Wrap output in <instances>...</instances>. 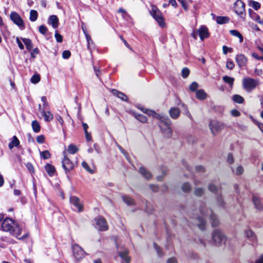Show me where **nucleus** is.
Here are the masks:
<instances>
[{
	"mask_svg": "<svg viewBox=\"0 0 263 263\" xmlns=\"http://www.w3.org/2000/svg\"><path fill=\"white\" fill-rule=\"evenodd\" d=\"M199 214L196 217V224L202 230L205 229L206 217L209 216L212 227H216L219 224V220L217 216L212 210H208L204 205H201L199 209Z\"/></svg>",
	"mask_w": 263,
	"mask_h": 263,
	"instance_id": "1",
	"label": "nucleus"
},
{
	"mask_svg": "<svg viewBox=\"0 0 263 263\" xmlns=\"http://www.w3.org/2000/svg\"><path fill=\"white\" fill-rule=\"evenodd\" d=\"M149 116H151L160 120L159 126L164 136L166 138H170L172 135V130L170 127L171 121L167 117H165L158 114H157L153 110L145 109L143 110Z\"/></svg>",
	"mask_w": 263,
	"mask_h": 263,
	"instance_id": "2",
	"label": "nucleus"
},
{
	"mask_svg": "<svg viewBox=\"0 0 263 263\" xmlns=\"http://www.w3.org/2000/svg\"><path fill=\"white\" fill-rule=\"evenodd\" d=\"M2 228L4 231L9 232L12 235L18 239H22L28 237L27 235L20 237L22 232V228L10 218H6L3 220Z\"/></svg>",
	"mask_w": 263,
	"mask_h": 263,
	"instance_id": "3",
	"label": "nucleus"
},
{
	"mask_svg": "<svg viewBox=\"0 0 263 263\" xmlns=\"http://www.w3.org/2000/svg\"><path fill=\"white\" fill-rule=\"evenodd\" d=\"M151 14L155 18L159 25L161 27H164L165 25L164 20L161 12L155 5H152Z\"/></svg>",
	"mask_w": 263,
	"mask_h": 263,
	"instance_id": "4",
	"label": "nucleus"
},
{
	"mask_svg": "<svg viewBox=\"0 0 263 263\" xmlns=\"http://www.w3.org/2000/svg\"><path fill=\"white\" fill-rule=\"evenodd\" d=\"M243 88L248 92H251L258 84L259 81L250 77L245 78L242 81Z\"/></svg>",
	"mask_w": 263,
	"mask_h": 263,
	"instance_id": "5",
	"label": "nucleus"
},
{
	"mask_svg": "<svg viewBox=\"0 0 263 263\" xmlns=\"http://www.w3.org/2000/svg\"><path fill=\"white\" fill-rule=\"evenodd\" d=\"M71 249L73 256L76 260L80 261L85 257L86 255L85 252L78 244L74 243L72 245Z\"/></svg>",
	"mask_w": 263,
	"mask_h": 263,
	"instance_id": "6",
	"label": "nucleus"
},
{
	"mask_svg": "<svg viewBox=\"0 0 263 263\" xmlns=\"http://www.w3.org/2000/svg\"><path fill=\"white\" fill-rule=\"evenodd\" d=\"M209 127L212 134L216 135L224 128V125L222 122L212 120L210 123Z\"/></svg>",
	"mask_w": 263,
	"mask_h": 263,
	"instance_id": "7",
	"label": "nucleus"
},
{
	"mask_svg": "<svg viewBox=\"0 0 263 263\" xmlns=\"http://www.w3.org/2000/svg\"><path fill=\"white\" fill-rule=\"evenodd\" d=\"M10 17L11 20L21 30L25 29V26L24 21L17 13L16 12H11L10 15Z\"/></svg>",
	"mask_w": 263,
	"mask_h": 263,
	"instance_id": "8",
	"label": "nucleus"
},
{
	"mask_svg": "<svg viewBox=\"0 0 263 263\" xmlns=\"http://www.w3.org/2000/svg\"><path fill=\"white\" fill-rule=\"evenodd\" d=\"M64 158L62 160V166L65 170V172H70L72 170L74 166L73 163L71 161L66 155V152L64 151L63 152Z\"/></svg>",
	"mask_w": 263,
	"mask_h": 263,
	"instance_id": "9",
	"label": "nucleus"
},
{
	"mask_svg": "<svg viewBox=\"0 0 263 263\" xmlns=\"http://www.w3.org/2000/svg\"><path fill=\"white\" fill-rule=\"evenodd\" d=\"M213 241L216 244H220L225 240V236L221 231L215 230L212 234Z\"/></svg>",
	"mask_w": 263,
	"mask_h": 263,
	"instance_id": "10",
	"label": "nucleus"
},
{
	"mask_svg": "<svg viewBox=\"0 0 263 263\" xmlns=\"http://www.w3.org/2000/svg\"><path fill=\"white\" fill-rule=\"evenodd\" d=\"M96 227L100 231H106L108 229V226L106 220L102 217H98L95 219Z\"/></svg>",
	"mask_w": 263,
	"mask_h": 263,
	"instance_id": "11",
	"label": "nucleus"
},
{
	"mask_svg": "<svg viewBox=\"0 0 263 263\" xmlns=\"http://www.w3.org/2000/svg\"><path fill=\"white\" fill-rule=\"evenodd\" d=\"M117 247L118 253L120 257L123 260L122 263H130V257L128 256L129 251L127 249H125L123 251L120 250L118 247Z\"/></svg>",
	"mask_w": 263,
	"mask_h": 263,
	"instance_id": "12",
	"label": "nucleus"
},
{
	"mask_svg": "<svg viewBox=\"0 0 263 263\" xmlns=\"http://www.w3.org/2000/svg\"><path fill=\"white\" fill-rule=\"evenodd\" d=\"M245 4L244 3L240 1L237 0L234 4V10L235 12L238 14H242L245 11Z\"/></svg>",
	"mask_w": 263,
	"mask_h": 263,
	"instance_id": "13",
	"label": "nucleus"
},
{
	"mask_svg": "<svg viewBox=\"0 0 263 263\" xmlns=\"http://www.w3.org/2000/svg\"><path fill=\"white\" fill-rule=\"evenodd\" d=\"M70 202L77 209L79 212H81L83 211V206L81 204L79 198L74 196H71L70 198Z\"/></svg>",
	"mask_w": 263,
	"mask_h": 263,
	"instance_id": "14",
	"label": "nucleus"
},
{
	"mask_svg": "<svg viewBox=\"0 0 263 263\" xmlns=\"http://www.w3.org/2000/svg\"><path fill=\"white\" fill-rule=\"evenodd\" d=\"M197 32H198L200 39L201 40H203L205 38H208L209 36L208 29L205 26H202L197 29Z\"/></svg>",
	"mask_w": 263,
	"mask_h": 263,
	"instance_id": "15",
	"label": "nucleus"
},
{
	"mask_svg": "<svg viewBox=\"0 0 263 263\" xmlns=\"http://www.w3.org/2000/svg\"><path fill=\"white\" fill-rule=\"evenodd\" d=\"M235 60L239 67L245 66L248 61L247 58L242 54L237 55Z\"/></svg>",
	"mask_w": 263,
	"mask_h": 263,
	"instance_id": "16",
	"label": "nucleus"
},
{
	"mask_svg": "<svg viewBox=\"0 0 263 263\" xmlns=\"http://www.w3.org/2000/svg\"><path fill=\"white\" fill-rule=\"evenodd\" d=\"M41 107V105L40 104L39 108L42 115L44 117L45 121L47 122L51 121L53 118L52 114L49 111H44V110L42 109Z\"/></svg>",
	"mask_w": 263,
	"mask_h": 263,
	"instance_id": "17",
	"label": "nucleus"
},
{
	"mask_svg": "<svg viewBox=\"0 0 263 263\" xmlns=\"http://www.w3.org/2000/svg\"><path fill=\"white\" fill-rule=\"evenodd\" d=\"M48 24L52 25L53 28H57L59 25V20L56 15H53L50 16Z\"/></svg>",
	"mask_w": 263,
	"mask_h": 263,
	"instance_id": "18",
	"label": "nucleus"
},
{
	"mask_svg": "<svg viewBox=\"0 0 263 263\" xmlns=\"http://www.w3.org/2000/svg\"><path fill=\"white\" fill-rule=\"evenodd\" d=\"M170 116L172 119H176L180 116V110L178 108L173 107L169 111Z\"/></svg>",
	"mask_w": 263,
	"mask_h": 263,
	"instance_id": "19",
	"label": "nucleus"
},
{
	"mask_svg": "<svg viewBox=\"0 0 263 263\" xmlns=\"http://www.w3.org/2000/svg\"><path fill=\"white\" fill-rule=\"evenodd\" d=\"M111 92L114 95L123 101H126L127 100V97L121 92L118 91L116 89H112Z\"/></svg>",
	"mask_w": 263,
	"mask_h": 263,
	"instance_id": "20",
	"label": "nucleus"
},
{
	"mask_svg": "<svg viewBox=\"0 0 263 263\" xmlns=\"http://www.w3.org/2000/svg\"><path fill=\"white\" fill-rule=\"evenodd\" d=\"M139 172L142 176L146 179H149L152 177L151 173L143 167H140Z\"/></svg>",
	"mask_w": 263,
	"mask_h": 263,
	"instance_id": "21",
	"label": "nucleus"
},
{
	"mask_svg": "<svg viewBox=\"0 0 263 263\" xmlns=\"http://www.w3.org/2000/svg\"><path fill=\"white\" fill-rule=\"evenodd\" d=\"M253 202L256 210L261 211L262 209L263 206L260 202V199L258 197H253Z\"/></svg>",
	"mask_w": 263,
	"mask_h": 263,
	"instance_id": "22",
	"label": "nucleus"
},
{
	"mask_svg": "<svg viewBox=\"0 0 263 263\" xmlns=\"http://www.w3.org/2000/svg\"><path fill=\"white\" fill-rule=\"evenodd\" d=\"M196 97L197 99L203 100L206 98L207 95L203 90L200 89L196 91Z\"/></svg>",
	"mask_w": 263,
	"mask_h": 263,
	"instance_id": "23",
	"label": "nucleus"
},
{
	"mask_svg": "<svg viewBox=\"0 0 263 263\" xmlns=\"http://www.w3.org/2000/svg\"><path fill=\"white\" fill-rule=\"evenodd\" d=\"M19 144L20 141L15 136H14L11 142L9 144V148L12 149L14 147L18 146Z\"/></svg>",
	"mask_w": 263,
	"mask_h": 263,
	"instance_id": "24",
	"label": "nucleus"
},
{
	"mask_svg": "<svg viewBox=\"0 0 263 263\" xmlns=\"http://www.w3.org/2000/svg\"><path fill=\"white\" fill-rule=\"evenodd\" d=\"M245 235H246V237L247 238H248L249 239H250V240L251 241H255L256 236H255L254 232L252 231H251L250 230H247L245 232Z\"/></svg>",
	"mask_w": 263,
	"mask_h": 263,
	"instance_id": "25",
	"label": "nucleus"
},
{
	"mask_svg": "<svg viewBox=\"0 0 263 263\" xmlns=\"http://www.w3.org/2000/svg\"><path fill=\"white\" fill-rule=\"evenodd\" d=\"M216 21L218 24H223L228 23L229 18L226 16H218L216 18Z\"/></svg>",
	"mask_w": 263,
	"mask_h": 263,
	"instance_id": "26",
	"label": "nucleus"
},
{
	"mask_svg": "<svg viewBox=\"0 0 263 263\" xmlns=\"http://www.w3.org/2000/svg\"><path fill=\"white\" fill-rule=\"evenodd\" d=\"M45 170L49 176H52L55 170L54 167L49 164L45 166Z\"/></svg>",
	"mask_w": 263,
	"mask_h": 263,
	"instance_id": "27",
	"label": "nucleus"
},
{
	"mask_svg": "<svg viewBox=\"0 0 263 263\" xmlns=\"http://www.w3.org/2000/svg\"><path fill=\"white\" fill-rule=\"evenodd\" d=\"M31 126L33 131L35 133H37L40 131L41 126L39 123L37 121H33L31 123Z\"/></svg>",
	"mask_w": 263,
	"mask_h": 263,
	"instance_id": "28",
	"label": "nucleus"
},
{
	"mask_svg": "<svg viewBox=\"0 0 263 263\" xmlns=\"http://www.w3.org/2000/svg\"><path fill=\"white\" fill-rule=\"evenodd\" d=\"M231 35L239 38L240 43L243 42V36L239 32L236 30H232L230 31Z\"/></svg>",
	"mask_w": 263,
	"mask_h": 263,
	"instance_id": "29",
	"label": "nucleus"
},
{
	"mask_svg": "<svg viewBox=\"0 0 263 263\" xmlns=\"http://www.w3.org/2000/svg\"><path fill=\"white\" fill-rule=\"evenodd\" d=\"M23 42L26 45V48L29 50H31L33 48V45L31 43V41L30 39L23 38L22 39Z\"/></svg>",
	"mask_w": 263,
	"mask_h": 263,
	"instance_id": "30",
	"label": "nucleus"
},
{
	"mask_svg": "<svg viewBox=\"0 0 263 263\" xmlns=\"http://www.w3.org/2000/svg\"><path fill=\"white\" fill-rule=\"evenodd\" d=\"M232 170L233 173L237 175H240L243 172V168L241 166H238L235 168H232Z\"/></svg>",
	"mask_w": 263,
	"mask_h": 263,
	"instance_id": "31",
	"label": "nucleus"
},
{
	"mask_svg": "<svg viewBox=\"0 0 263 263\" xmlns=\"http://www.w3.org/2000/svg\"><path fill=\"white\" fill-rule=\"evenodd\" d=\"M67 152L71 154H74L78 151V148L73 144H70L67 148Z\"/></svg>",
	"mask_w": 263,
	"mask_h": 263,
	"instance_id": "32",
	"label": "nucleus"
},
{
	"mask_svg": "<svg viewBox=\"0 0 263 263\" xmlns=\"http://www.w3.org/2000/svg\"><path fill=\"white\" fill-rule=\"evenodd\" d=\"M37 12L36 11L34 10H31L30 12V20L31 21L34 22L35 21L37 18Z\"/></svg>",
	"mask_w": 263,
	"mask_h": 263,
	"instance_id": "33",
	"label": "nucleus"
},
{
	"mask_svg": "<svg viewBox=\"0 0 263 263\" xmlns=\"http://www.w3.org/2000/svg\"><path fill=\"white\" fill-rule=\"evenodd\" d=\"M223 80L228 83L231 87H232L234 81V79L228 76H224L222 78Z\"/></svg>",
	"mask_w": 263,
	"mask_h": 263,
	"instance_id": "34",
	"label": "nucleus"
},
{
	"mask_svg": "<svg viewBox=\"0 0 263 263\" xmlns=\"http://www.w3.org/2000/svg\"><path fill=\"white\" fill-rule=\"evenodd\" d=\"M258 49L261 52V55L259 56L256 52L252 53V55L256 60H263V49L261 47H258Z\"/></svg>",
	"mask_w": 263,
	"mask_h": 263,
	"instance_id": "35",
	"label": "nucleus"
},
{
	"mask_svg": "<svg viewBox=\"0 0 263 263\" xmlns=\"http://www.w3.org/2000/svg\"><path fill=\"white\" fill-rule=\"evenodd\" d=\"M249 5L256 10H257L260 7V4L259 3L253 1H250Z\"/></svg>",
	"mask_w": 263,
	"mask_h": 263,
	"instance_id": "36",
	"label": "nucleus"
},
{
	"mask_svg": "<svg viewBox=\"0 0 263 263\" xmlns=\"http://www.w3.org/2000/svg\"><path fill=\"white\" fill-rule=\"evenodd\" d=\"M123 201L127 205H132L134 204V200L128 196H123L122 197Z\"/></svg>",
	"mask_w": 263,
	"mask_h": 263,
	"instance_id": "37",
	"label": "nucleus"
},
{
	"mask_svg": "<svg viewBox=\"0 0 263 263\" xmlns=\"http://www.w3.org/2000/svg\"><path fill=\"white\" fill-rule=\"evenodd\" d=\"M233 100L234 102L239 104L242 103L244 101L243 98L238 95H235L233 97Z\"/></svg>",
	"mask_w": 263,
	"mask_h": 263,
	"instance_id": "38",
	"label": "nucleus"
},
{
	"mask_svg": "<svg viewBox=\"0 0 263 263\" xmlns=\"http://www.w3.org/2000/svg\"><path fill=\"white\" fill-rule=\"evenodd\" d=\"M41 157L44 159H47L50 158L51 154L48 151H44L40 153Z\"/></svg>",
	"mask_w": 263,
	"mask_h": 263,
	"instance_id": "39",
	"label": "nucleus"
},
{
	"mask_svg": "<svg viewBox=\"0 0 263 263\" xmlns=\"http://www.w3.org/2000/svg\"><path fill=\"white\" fill-rule=\"evenodd\" d=\"M191 186L190 183L186 182L182 184V190L184 192H189L191 190Z\"/></svg>",
	"mask_w": 263,
	"mask_h": 263,
	"instance_id": "40",
	"label": "nucleus"
},
{
	"mask_svg": "<svg viewBox=\"0 0 263 263\" xmlns=\"http://www.w3.org/2000/svg\"><path fill=\"white\" fill-rule=\"evenodd\" d=\"M135 117L137 120H138L139 121L141 122L142 123H145L147 121L146 117L143 115L138 114V115H136Z\"/></svg>",
	"mask_w": 263,
	"mask_h": 263,
	"instance_id": "41",
	"label": "nucleus"
},
{
	"mask_svg": "<svg viewBox=\"0 0 263 263\" xmlns=\"http://www.w3.org/2000/svg\"><path fill=\"white\" fill-rule=\"evenodd\" d=\"M40 81V77L39 74H34L31 78V82L33 84H36Z\"/></svg>",
	"mask_w": 263,
	"mask_h": 263,
	"instance_id": "42",
	"label": "nucleus"
},
{
	"mask_svg": "<svg viewBox=\"0 0 263 263\" xmlns=\"http://www.w3.org/2000/svg\"><path fill=\"white\" fill-rule=\"evenodd\" d=\"M82 166L89 173L91 174L93 173V171L90 168L88 164L85 161L82 162Z\"/></svg>",
	"mask_w": 263,
	"mask_h": 263,
	"instance_id": "43",
	"label": "nucleus"
},
{
	"mask_svg": "<svg viewBox=\"0 0 263 263\" xmlns=\"http://www.w3.org/2000/svg\"><path fill=\"white\" fill-rule=\"evenodd\" d=\"M209 190L214 193H217L218 191L217 187L213 183H210L208 186Z\"/></svg>",
	"mask_w": 263,
	"mask_h": 263,
	"instance_id": "44",
	"label": "nucleus"
},
{
	"mask_svg": "<svg viewBox=\"0 0 263 263\" xmlns=\"http://www.w3.org/2000/svg\"><path fill=\"white\" fill-rule=\"evenodd\" d=\"M190 74V70L187 68H183L181 71V75L184 78H186Z\"/></svg>",
	"mask_w": 263,
	"mask_h": 263,
	"instance_id": "45",
	"label": "nucleus"
},
{
	"mask_svg": "<svg viewBox=\"0 0 263 263\" xmlns=\"http://www.w3.org/2000/svg\"><path fill=\"white\" fill-rule=\"evenodd\" d=\"M204 193V189L202 188H196L194 191V194L197 196H201Z\"/></svg>",
	"mask_w": 263,
	"mask_h": 263,
	"instance_id": "46",
	"label": "nucleus"
},
{
	"mask_svg": "<svg viewBox=\"0 0 263 263\" xmlns=\"http://www.w3.org/2000/svg\"><path fill=\"white\" fill-rule=\"evenodd\" d=\"M235 64L234 62L230 60H228L226 63V67L229 69H233L234 67Z\"/></svg>",
	"mask_w": 263,
	"mask_h": 263,
	"instance_id": "47",
	"label": "nucleus"
},
{
	"mask_svg": "<svg viewBox=\"0 0 263 263\" xmlns=\"http://www.w3.org/2000/svg\"><path fill=\"white\" fill-rule=\"evenodd\" d=\"M198 87V84L194 82H193L190 86V89L192 91H195Z\"/></svg>",
	"mask_w": 263,
	"mask_h": 263,
	"instance_id": "48",
	"label": "nucleus"
},
{
	"mask_svg": "<svg viewBox=\"0 0 263 263\" xmlns=\"http://www.w3.org/2000/svg\"><path fill=\"white\" fill-rule=\"evenodd\" d=\"M36 142L38 143L42 144L45 141V137L44 135H40L38 136L36 138Z\"/></svg>",
	"mask_w": 263,
	"mask_h": 263,
	"instance_id": "49",
	"label": "nucleus"
},
{
	"mask_svg": "<svg viewBox=\"0 0 263 263\" xmlns=\"http://www.w3.org/2000/svg\"><path fill=\"white\" fill-rule=\"evenodd\" d=\"M39 29L40 32L44 35L46 34V33L47 31V28H46V27L45 25H41L39 27Z\"/></svg>",
	"mask_w": 263,
	"mask_h": 263,
	"instance_id": "50",
	"label": "nucleus"
},
{
	"mask_svg": "<svg viewBox=\"0 0 263 263\" xmlns=\"http://www.w3.org/2000/svg\"><path fill=\"white\" fill-rule=\"evenodd\" d=\"M55 37L56 39V41L59 43H62L63 41V37L58 32H55Z\"/></svg>",
	"mask_w": 263,
	"mask_h": 263,
	"instance_id": "51",
	"label": "nucleus"
},
{
	"mask_svg": "<svg viewBox=\"0 0 263 263\" xmlns=\"http://www.w3.org/2000/svg\"><path fill=\"white\" fill-rule=\"evenodd\" d=\"M250 16L253 20L255 21L256 22L259 23V21L260 20V17L259 15L254 13L253 14L250 13Z\"/></svg>",
	"mask_w": 263,
	"mask_h": 263,
	"instance_id": "52",
	"label": "nucleus"
},
{
	"mask_svg": "<svg viewBox=\"0 0 263 263\" xmlns=\"http://www.w3.org/2000/svg\"><path fill=\"white\" fill-rule=\"evenodd\" d=\"M71 55L70 52L68 50H65L63 52L62 57L64 59H68Z\"/></svg>",
	"mask_w": 263,
	"mask_h": 263,
	"instance_id": "53",
	"label": "nucleus"
},
{
	"mask_svg": "<svg viewBox=\"0 0 263 263\" xmlns=\"http://www.w3.org/2000/svg\"><path fill=\"white\" fill-rule=\"evenodd\" d=\"M85 35L86 39L87 41V48L88 49H89L90 42H92L91 40V37H90V35L87 32H85Z\"/></svg>",
	"mask_w": 263,
	"mask_h": 263,
	"instance_id": "54",
	"label": "nucleus"
},
{
	"mask_svg": "<svg viewBox=\"0 0 263 263\" xmlns=\"http://www.w3.org/2000/svg\"><path fill=\"white\" fill-rule=\"evenodd\" d=\"M26 167L27 168L28 170L31 172L33 173L34 172V167L33 165L30 163H27L26 164Z\"/></svg>",
	"mask_w": 263,
	"mask_h": 263,
	"instance_id": "55",
	"label": "nucleus"
},
{
	"mask_svg": "<svg viewBox=\"0 0 263 263\" xmlns=\"http://www.w3.org/2000/svg\"><path fill=\"white\" fill-rule=\"evenodd\" d=\"M227 161L228 162L232 164L234 162L233 157V155L231 154H229L227 156Z\"/></svg>",
	"mask_w": 263,
	"mask_h": 263,
	"instance_id": "56",
	"label": "nucleus"
},
{
	"mask_svg": "<svg viewBox=\"0 0 263 263\" xmlns=\"http://www.w3.org/2000/svg\"><path fill=\"white\" fill-rule=\"evenodd\" d=\"M222 50H223V53L224 54H226L228 51L231 52L232 51V49L231 48H228L226 46H223L222 47Z\"/></svg>",
	"mask_w": 263,
	"mask_h": 263,
	"instance_id": "57",
	"label": "nucleus"
},
{
	"mask_svg": "<svg viewBox=\"0 0 263 263\" xmlns=\"http://www.w3.org/2000/svg\"><path fill=\"white\" fill-rule=\"evenodd\" d=\"M231 114L234 117H238L240 116V112L236 109H233L231 111Z\"/></svg>",
	"mask_w": 263,
	"mask_h": 263,
	"instance_id": "58",
	"label": "nucleus"
},
{
	"mask_svg": "<svg viewBox=\"0 0 263 263\" xmlns=\"http://www.w3.org/2000/svg\"><path fill=\"white\" fill-rule=\"evenodd\" d=\"M149 187L154 192H157L159 190L158 186L155 185L151 184L149 185Z\"/></svg>",
	"mask_w": 263,
	"mask_h": 263,
	"instance_id": "59",
	"label": "nucleus"
},
{
	"mask_svg": "<svg viewBox=\"0 0 263 263\" xmlns=\"http://www.w3.org/2000/svg\"><path fill=\"white\" fill-rule=\"evenodd\" d=\"M182 5V7L186 10L187 9V4L186 3L185 0H178Z\"/></svg>",
	"mask_w": 263,
	"mask_h": 263,
	"instance_id": "60",
	"label": "nucleus"
},
{
	"mask_svg": "<svg viewBox=\"0 0 263 263\" xmlns=\"http://www.w3.org/2000/svg\"><path fill=\"white\" fill-rule=\"evenodd\" d=\"M254 73L255 74L258 76H260L262 75L263 71L261 69H255L254 70Z\"/></svg>",
	"mask_w": 263,
	"mask_h": 263,
	"instance_id": "61",
	"label": "nucleus"
},
{
	"mask_svg": "<svg viewBox=\"0 0 263 263\" xmlns=\"http://www.w3.org/2000/svg\"><path fill=\"white\" fill-rule=\"evenodd\" d=\"M217 203L219 206L222 207L224 205V202L222 198L218 197L217 198Z\"/></svg>",
	"mask_w": 263,
	"mask_h": 263,
	"instance_id": "62",
	"label": "nucleus"
},
{
	"mask_svg": "<svg viewBox=\"0 0 263 263\" xmlns=\"http://www.w3.org/2000/svg\"><path fill=\"white\" fill-rule=\"evenodd\" d=\"M167 263H177L176 259L174 257L168 258L167 260Z\"/></svg>",
	"mask_w": 263,
	"mask_h": 263,
	"instance_id": "63",
	"label": "nucleus"
},
{
	"mask_svg": "<svg viewBox=\"0 0 263 263\" xmlns=\"http://www.w3.org/2000/svg\"><path fill=\"white\" fill-rule=\"evenodd\" d=\"M255 263H263V254L256 260Z\"/></svg>",
	"mask_w": 263,
	"mask_h": 263,
	"instance_id": "64",
	"label": "nucleus"
}]
</instances>
